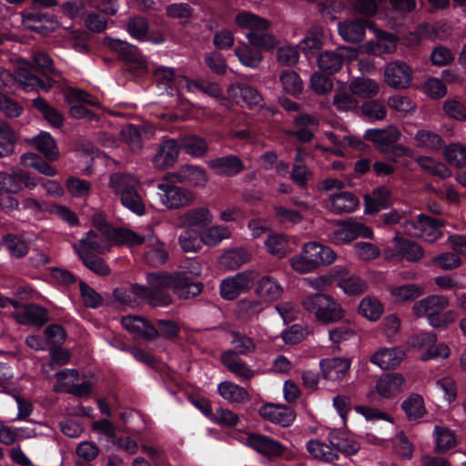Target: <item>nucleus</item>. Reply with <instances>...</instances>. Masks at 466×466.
Masks as SVG:
<instances>
[{
	"label": "nucleus",
	"instance_id": "f257e3e1",
	"mask_svg": "<svg viewBox=\"0 0 466 466\" xmlns=\"http://www.w3.org/2000/svg\"><path fill=\"white\" fill-rule=\"evenodd\" d=\"M202 272L198 261L191 260L174 274L167 272H152L147 274V285L135 286L134 291L147 298L154 307L167 306L171 302V295L167 290L171 288L174 294L181 299H188L199 295L203 289L201 282L196 279Z\"/></svg>",
	"mask_w": 466,
	"mask_h": 466
},
{
	"label": "nucleus",
	"instance_id": "f03ea898",
	"mask_svg": "<svg viewBox=\"0 0 466 466\" xmlns=\"http://www.w3.org/2000/svg\"><path fill=\"white\" fill-rule=\"evenodd\" d=\"M140 179L128 172H115L109 176L108 188L116 195L121 204L137 216L146 213V206L142 196L137 191Z\"/></svg>",
	"mask_w": 466,
	"mask_h": 466
},
{
	"label": "nucleus",
	"instance_id": "7ed1b4c3",
	"mask_svg": "<svg viewBox=\"0 0 466 466\" xmlns=\"http://www.w3.org/2000/svg\"><path fill=\"white\" fill-rule=\"evenodd\" d=\"M448 306L447 297L431 295L416 301L411 309L417 318H426L431 327L446 329L456 319L454 311H444Z\"/></svg>",
	"mask_w": 466,
	"mask_h": 466
},
{
	"label": "nucleus",
	"instance_id": "20e7f679",
	"mask_svg": "<svg viewBox=\"0 0 466 466\" xmlns=\"http://www.w3.org/2000/svg\"><path fill=\"white\" fill-rule=\"evenodd\" d=\"M234 22L238 28L248 31L246 38L251 46L270 50L278 45L277 38L268 32L270 23L267 19L241 11L236 15Z\"/></svg>",
	"mask_w": 466,
	"mask_h": 466
},
{
	"label": "nucleus",
	"instance_id": "39448f33",
	"mask_svg": "<svg viewBox=\"0 0 466 466\" xmlns=\"http://www.w3.org/2000/svg\"><path fill=\"white\" fill-rule=\"evenodd\" d=\"M335 259L336 254L329 247L310 241L303 245L300 254L291 258L289 263L293 270L303 274L330 265Z\"/></svg>",
	"mask_w": 466,
	"mask_h": 466
},
{
	"label": "nucleus",
	"instance_id": "423d86ee",
	"mask_svg": "<svg viewBox=\"0 0 466 466\" xmlns=\"http://www.w3.org/2000/svg\"><path fill=\"white\" fill-rule=\"evenodd\" d=\"M303 309L314 314L322 323H333L340 320L344 316L341 306L329 295L316 293L306 296L301 300Z\"/></svg>",
	"mask_w": 466,
	"mask_h": 466
},
{
	"label": "nucleus",
	"instance_id": "0eeeda50",
	"mask_svg": "<svg viewBox=\"0 0 466 466\" xmlns=\"http://www.w3.org/2000/svg\"><path fill=\"white\" fill-rule=\"evenodd\" d=\"M15 80L26 91L38 88L47 91L51 87L50 84L46 85L38 78L34 72L32 65L28 61L23 60L19 62L14 76L7 70L0 67V96L3 95L2 92Z\"/></svg>",
	"mask_w": 466,
	"mask_h": 466
},
{
	"label": "nucleus",
	"instance_id": "6e6552de",
	"mask_svg": "<svg viewBox=\"0 0 466 466\" xmlns=\"http://www.w3.org/2000/svg\"><path fill=\"white\" fill-rule=\"evenodd\" d=\"M66 98L70 104L72 116H100L112 114L114 116H123L119 112L112 113L99 106V102L94 99L85 91L78 88H70L66 92Z\"/></svg>",
	"mask_w": 466,
	"mask_h": 466
},
{
	"label": "nucleus",
	"instance_id": "1a4fd4ad",
	"mask_svg": "<svg viewBox=\"0 0 466 466\" xmlns=\"http://www.w3.org/2000/svg\"><path fill=\"white\" fill-rule=\"evenodd\" d=\"M157 197L160 203L167 209H179L190 206L195 195L189 189L177 187L166 180L157 184Z\"/></svg>",
	"mask_w": 466,
	"mask_h": 466
},
{
	"label": "nucleus",
	"instance_id": "9d476101",
	"mask_svg": "<svg viewBox=\"0 0 466 466\" xmlns=\"http://www.w3.org/2000/svg\"><path fill=\"white\" fill-rule=\"evenodd\" d=\"M93 225L102 233L103 237L116 245L129 247L140 245L144 240L141 235L127 228L110 227L102 213L92 216Z\"/></svg>",
	"mask_w": 466,
	"mask_h": 466
},
{
	"label": "nucleus",
	"instance_id": "9b49d317",
	"mask_svg": "<svg viewBox=\"0 0 466 466\" xmlns=\"http://www.w3.org/2000/svg\"><path fill=\"white\" fill-rule=\"evenodd\" d=\"M392 245L384 248L383 255L386 259L401 261L407 259L416 262L422 258L424 251L418 244L403 238L399 233L392 239Z\"/></svg>",
	"mask_w": 466,
	"mask_h": 466
},
{
	"label": "nucleus",
	"instance_id": "f8f14e48",
	"mask_svg": "<svg viewBox=\"0 0 466 466\" xmlns=\"http://www.w3.org/2000/svg\"><path fill=\"white\" fill-rule=\"evenodd\" d=\"M372 238V229L365 224L354 220L342 221L329 235L330 242L339 245L349 243L357 238Z\"/></svg>",
	"mask_w": 466,
	"mask_h": 466
},
{
	"label": "nucleus",
	"instance_id": "ddd939ff",
	"mask_svg": "<svg viewBox=\"0 0 466 466\" xmlns=\"http://www.w3.org/2000/svg\"><path fill=\"white\" fill-rule=\"evenodd\" d=\"M238 441L267 457L280 456L285 451V447L280 442L259 433H248L238 438Z\"/></svg>",
	"mask_w": 466,
	"mask_h": 466
},
{
	"label": "nucleus",
	"instance_id": "4468645a",
	"mask_svg": "<svg viewBox=\"0 0 466 466\" xmlns=\"http://www.w3.org/2000/svg\"><path fill=\"white\" fill-rule=\"evenodd\" d=\"M213 216L209 208L198 207L187 209L177 215V228L183 229L196 230L210 225Z\"/></svg>",
	"mask_w": 466,
	"mask_h": 466
},
{
	"label": "nucleus",
	"instance_id": "2eb2a0df",
	"mask_svg": "<svg viewBox=\"0 0 466 466\" xmlns=\"http://www.w3.org/2000/svg\"><path fill=\"white\" fill-rule=\"evenodd\" d=\"M384 80L393 88H407L412 81V71L405 62H391L385 66Z\"/></svg>",
	"mask_w": 466,
	"mask_h": 466
},
{
	"label": "nucleus",
	"instance_id": "dca6fc26",
	"mask_svg": "<svg viewBox=\"0 0 466 466\" xmlns=\"http://www.w3.org/2000/svg\"><path fill=\"white\" fill-rule=\"evenodd\" d=\"M253 273L243 271L221 281L220 294L225 299H234L246 290L253 280Z\"/></svg>",
	"mask_w": 466,
	"mask_h": 466
},
{
	"label": "nucleus",
	"instance_id": "f3484780",
	"mask_svg": "<svg viewBox=\"0 0 466 466\" xmlns=\"http://www.w3.org/2000/svg\"><path fill=\"white\" fill-rule=\"evenodd\" d=\"M405 357L406 352L400 347H382L371 355L370 361L381 370H390L398 367Z\"/></svg>",
	"mask_w": 466,
	"mask_h": 466
},
{
	"label": "nucleus",
	"instance_id": "a211bd4d",
	"mask_svg": "<svg viewBox=\"0 0 466 466\" xmlns=\"http://www.w3.org/2000/svg\"><path fill=\"white\" fill-rule=\"evenodd\" d=\"M154 75L159 89H162L167 95L172 96L174 90L177 92L186 90L182 79L188 78L182 75H177L171 67L159 66L155 69Z\"/></svg>",
	"mask_w": 466,
	"mask_h": 466
},
{
	"label": "nucleus",
	"instance_id": "6ab92c4d",
	"mask_svg": "<svg viewBox=\"0 0 466 466\" xmlns=\"http://www.w3.org/2000/svg\"><path fill=\"white\" fill-rule=\"evenodd\" d=\"M406 387V380L400 373H388L380 377L376 382V392L380 397L391 399L400 394Z\"/></svg>",
	"mask_w": 466,
	"mask_h": 466
},
{
	"label": "nucleus",
	"instance_id": "aec40b11",
	"mask_svg": "<svg viewBox=\"0 0 466 466\" xmlns=\"http://www.w3.org/2000/svg\"><path fill=\"white\" fill-rule=\"evenodd\" d=\"M375 34L377 37L376 41L367 42L360 46L362 53L380 56L392 53L396 50L398 38L394 35L381 30H376Z\"/></svg>",
	"mask_w": 466,
	"mask_h": 466
},
{
	"label": "nucleus",
	"instance_id": "412c9836",
	"mask_svg": "<svg viewBox=\"0 0 466 466\" xmlns=\"http://www.w3.org/2000/svg\"><path fill=\"white\" fill-rule=\"evenodd\" d=\"M364 137L366 139L372 141L379 150L388 152L391 146L400 139V133L396 127H388L386 128L368 129Z\"/></svg>",
	"mask_w": 466,
	"mask_h": 466
},
{
	"label": "nucleus",
	"instance_id": "4be33fe9",
	"mask_svg": "<svg viewBox=\"0 0 466 466\" xmlns=\"http://www.w3.org/2000/svg\"><path fill=\"white\" fill-rule=\"evenodd\" d=\"M106 45L112 50L117 52L126 61L136 63L140 70L147 68L146 59L139 54L137 46L120 39L106 38Z\"/></svg>",
	"mask_w": 466,
	"mask_h": 466
},
{
	"label": "nucleus",
	"instance_id": "5701e85b",
	"mask_svg": "<svg viewBox=\"0 0 466 466\" xmlns=\"http://www.w3.org/2000/svg\"><path fill=\"white\" fill-rule=\"evenodd\" d=\"M259 414L265 420L283 427L289 426L295 420L294 411L287 406L280 404H265L260 407Z\"/></svg>",
	"mask_w": 466,
	"mask_h": 466
},
{
	"label": "nucleus",
	"instance_id": "b1692460",
	"mask_svg": "<svg viewBox=\"0 0 466 466\" xmlns=\"http://www.w3.org/2000/svg\"><path fill=\"white\" fill-rule=\"evenodd\" d=\"M319 366L325 380L339 381L348 375L350 361L345 358L325 359L320 360Z\"/></svg>",
	"mask_w": 466,
	"mask_h": 466
},
{
	"label": "nucleus",
	"instance_id": "393cba45",
	"mask_svg": "<svg viewBox=\"0 0 466 466\" xmlns=\"http://www.w3.org/2000/svg\"><path fill=\"white\" fill-rule=\"evenodd\" d=\"M254 292L262 301L269 303L280 299L284 289L275 278L263 276L255 284Z\"/></svg>",
	"mask_w": 466,
	"mask_h": 466
},
{
	"label": "nucleus",
	"instance_id": "a878e982",
	"mask_svg": "<svg viewBox=\"0 0 466 466\" xmlns=\"http://www.w3.org/2000/svg\"><path fill=\"white\" fill-rule=\"evenodd\" d=\"M228 96L237 103H244L250 108L262 106V96L250 86L244 84H232L228 88Z\"/></svg>",
	"mask_w": 466,
	"mask_h": 466
},
{
	"label": "nucleus",
	"instance_id": "bb28decb",
	"mask_svg": "<svg viewBox=\"0 0 466 466\" xmlns=\"http://www.w3.org/2000/svg\"><path fill=\"white\" fill-rule=\"evenodd\" d=\"M329 441L337 451L346 456L356 454L360 445L359 441L349 432L341 430H332L329 433Z\"/></svg>",
	"mask_w": 466,
	"mask_h": 466
},
{
	"label": "nucleus",
	"instance_id": "cd10ccee",
	"mask_svg": "<svg viewBox=\"0 0 466 466\" xmlns=\"http://www.w3.org/2000/svg\"><path fill=\"white\" fill-rule=\"evenodd\" d=\"M261 50L265 48L251 46L249 42L240 41L234 49V54L239 63L249 68H258L263 60Z\"/></svg>",
	"mask_w": 466,
	"mask_h": 466
},
{
	"label": "nucleus",
	"instance_id": "c85d7f7f",
	"mask_svg": "<svg viewBox=\"0 0 466 466\" xmlns=\"http://www.w3.org/2000/svg\"><path fill=\"white\" fill-rule=\"evenodd\" d=\"M112 245H115L107 238H100L93 230H89L86 236L79 241L73 245L75 252L78 255V248L83 249L85 253H97L104 254L110 250Z\"/></svg>",
	"mask_w": 466,
	"mask_h": 466
},
{
	"label": "nucleus",
	"instance_id": "c756f323",
	"mask_svg": "<svg viewBox=\"0 0 466 466\" xmlns=\"http://www.w3.org/2000/svg\"><path fill=\"white\" fill-rule=\"evenodd\" d=\"M121 323L127 331L137 338L149 340L157 337V329L143 318L127 316L122 318Z\"/></svg>",
	"mask_w": 466,
	"mask_h": 466
},
{
	"label": "nucleus",
	"instance_id": "7c9ffc66",
	"mask_svg": "<svg viewBox=\"0 0 466 466\" xmlns=\"http://www.w3.org/2000/svg\"><path fill=\"white\" fill-rule=\"evenodd\" d=\"M15 319L26 326H43L47 322V311L35 304L24 307L13 314Z\"/></svg>",
	"mask_w": 466,
	"mask_h": 466
},
{
	"label": "nucleus",
	"instance_id": "2f4dec72",
	"mask_svg": "<svg viewBox=\"0 0 466 466\" xmlns=\"http://www.w3.org/2000/svg\"><path fill=\"white\" fill-rule=\"evenodd\" d=\"M179 183H187L195 187H204L208 183L206 171L193 165H184L172 174Z\"/></svg>",
	"mask_w": 466,
	"mask_h": 466
},
{
	"label": "nucleus",
	"instance_id": "473e14b6",
	"mask_svg": "<svg viewBox=\"0 0 466 466\" xmlns=\"http://www.w3.org/2000/svg\"><path fill=\"white\" fill-rule=\"evenodd\" d=\"M370 25L367 20L356 19L338 24L339 35L349 43H359L365 37L366 27Z\"/></svg>",
	"mask_w": 466,
	"mask_h": 466
},
{
	"label": "nucleus",
	"instance_id": "72a5a7b5",
	"mask_svg": "<svg viewBox=\"0 0 466 466\" xmlns=\"http://www.w3.org/2000/svg\"><path fill=\"white\" fill-rule=\"evenodd\" d=\"M365 212L369 214L378 213L392 204L391 192L385 187H379L370 194L364 196Z\"/></svg>",
	"mask_w": 466,
	"mask_h": 466
},
{
	"label": "nucleus",
	"instance_id": "f704fd0d",
	"mask_svg": "<svg viewBox=\"0 0 466 466\" xmlns=\"http://www.w3.org/2000/svg\"><path fill=\"white\" fill-rule=\"evenodd\" d=\"M390 300L396 304L410 302L420 297L424 290L414 283L391 285L389 287Z\"/></svg>",
	"mask_w": 466,
	"mask_h": 466
},
{
	"label": "nucleus",
	"instance_id": "c9c22d12",
	"mask_svg": "<svg viewBox=\"0 0 466 466\" xmlns=\"http://www.w3.org/2000/svg\"><path fill=\"white\" fill-rule=\"evenodd\" d=\"M178 157V147L174 140L164 141L154 157L153 165L156 168L164 170L171 167Z\"/></svg>",
	"mask_w": 466,
	"mask_h": 466
},
{
	"label": "nucleus",
	"instance_id": "e433bc0d",
	"mask_svg": "<svg viewBox=\"0 0 466 466\" xmlns=\"http://www.w3.org/2000/svg\"><path fill=\"white\" fill-rule=\"evenodd\" d=\"M347 52L348 48L339 47L335 51L321 53L318 58L319 67L329 74L338 72L342 66Z\"/></svg>",
	"mask_w": 466,
	"mask_h": 466
},
{
	"label": "nucleus",
	"instance_id": "4c0bfd02",
	"mask_svg": "<svg viewBox=\"0 0 466 466\" xmlns=\"http://www.w3.org/2000/svg\"><path fill=\"white\" fill-rule=\"evenodd\" d=\"M24 23L31 29L46 35L58 26V22L50 15L26 13L23 15Z\"/></svg>",
	"mask_w": 466,
	"mask_h": 466
},
{
	"label": "nucleus",
	"instance_id": "58836bf2",
	"mask_svg": "<svg viewBox=\"0 0 466 466\" xmlns=\"http://www.w3.org/2000/svg\"><path fill=\"white\" fill-rule=\"evenodd\" d=\"M144 240L140 243L146 242L148 247V250L145 254V261L153 267L161 266L167 260V252L163 243L154 236H150L147 239L141 236Z\"/></svg>",
	"mask_w": 466,
	"mask_h": 466
},
{
	"label": "nucleus",
	"instance_id": "ea45409f",
	"mask_svg": "<svg viewBox=\"0 0 466 466\" xmlns=\"http://www.w3.org/2000/svg\"><path fill=\"white\" fill-rule=\"evenodd\" d=\"M208 166L217 174L231 177L243 169L241 160L235 156H227L209 160Z\"/></svg>",
	"mask_w": 466,
	"mask_h": 466
},
{
	"label": "nucleus",
	"instance_id": "a19ab883",
	"mask_svg": "<svg viewBox=\"0 0 466 466\" xmlns=\"http://www.w3.org/2000/svg\"><path fill=\"white\" fill-rule=\"evenodd\" d=\"M359 205L356 197L348 191L340 190L329 196V208L335 213L353 212Z\"/></svg>",
	"mask_w": 466,
	"mask_h": 466
},
{
	"label": "nucleus",
	"instance_id": "79ce46f5",
	"mask_svg": "<svg viewBox=\"0 0 466 466\" xmlns=\"http://www.w3.org/2000/svg\"><path fill=\"white\" fill-rule=\"evenodd\" d=\"M152 128L141 130L135 125H127L121 130V137L127 143L133 151H139L142 148L143 138H150L153 137Z\"/></svg>",
	"mask_w": 466,
	"mask_h": 466
},
{
	"label": "nucleus",
	"instance_id": "37998d69",
	"mask_svg": "<svg viewBox=\"0 0 466 466\" xmlns=\"http://www.w3.org/2000/svg\"><path fill=\"white\" fill-rule=\"evenodd\" d=\"M221 360L232 373L238 377L248 380L255 374L247 363L240 360L232 350L224 352L221 356Z\"/></svg>",
	"mask_w": 466,
	"mask_h": 466
},
{
	"label": "nucleus",
	"instance_id": "c03bdc74",
	"mask_svg": "<svg viewBox=\"0 0 466 466\" xmlns=\"http://www.w3.org/2000/svg\"><path fill=\"white\" fill-rule=\"evenodd\" d=\"M38 151L50 161L56 160L59 151L56 140L47 132H41L31 140Z\"/></svg>",
	"mask_w": 466,
	"mask_h": 466
},
{
	"label": "nucleus",
	"instance_id": "a18cd8bd",
	"mask_svg": "<svg viewBox=\"0 0 466 466\" xmlns=\"http://www.w3.org/2000/svg\"><path fill=\"white\" fill-rule=\"evenodd\" d=\"M308 452L315 459L333 462L339 459L338 453L332 447L318 439H312L306 445Z\"/></svg>",
	"mask_w": 466,
	"mask_h": 466
},
{
	"label": "nucleus",
	"instance_id": "49530a36",
	"mask_svg": "<svg viewBox=\"0 0 466 466\" xmlns=\"http://www.w3.org/2000/svg\"><path fill=\"white\" fill-rule=\"evenodd\" d=\"M415 161L422 170L430 175L440 178H447L451 176V170L444 163L431 157L420 156L415 158Z\"/></svg>",
	"mask_w": 466,
	"mask_h": 466
},
{
	"label": "nucleus",
	"instance_id": "de8ad7c7",
	"mask_svg": "<svg viewBox=\"0 0 466 466\" xmlns=\"http://www.w3.org/2000/svg\"><path fill=\"white\" fill-rule=\"evenodd\" d=\"M218 391L219 395L230 403H240L248 400V391L230 381H223L218 384Z\"/></svg>",
	"mask_w": 466,
	"mask_h": 466
},
{
	"label": "nucleus",
	"instance_id": "09e8293b",
	"mask_svg": "<svg viewBox=\"0 0 466 466\" xmlns=\"http://www.w3.org/2000/svg\"><path fill=\"white\" fill-rule=\"evenodd\" d=\"M201 235L204 245L215 247L224 239H228L231 237V231L227 226L213 225L202 230Z\"/></svg>",
	"mask_w": 466,
	"mask_h": 466
},
{
	"label": "nucleus",
	"instance_id": "8fccbe9b",
	"mask_svg": "<svg viewBox=\"0 0 466 466\" xmlns=\"http://www.w3.org/2000/svg\"><path fill=\"white\" fill-rule=\"evenodd\" d=\"M349 271L346 268V273L335 279L338 281V286L348 295H359L364 292L367 289L365 280L358 276H348Z\"/></svg>",
	"mask_w": 466,
	"mask_h": 466
},
{
	"label": "nucleus",
	"instance_id": "3c124183",
	"mask_svg": "<svg viewBox=\"0 0 466 466\" xmlns=\"http://www.w3.org/2000/svg\"><path fill=\"white\" fill-rule=\"evenodd\" d=\"M250 258V254L243 248H237L226 251L219 259L221 266L236 269L244 263L248 262Z\"/></svg>",
	"mask_w": 466,
	"mask_h": 466
},
{
	"label": "nucleus",
	"instance_id": "603ef678",
	"mask_svg": "<svg viewBox=\"0 0 466 466\" xmlns=\"http://www.w3.org/2000/svg\"><path fill=\"white\" fill-rule=\"evenodd\" d=\"M177 241L183 252H198L204 245L201 232L197 230L184 229Z\"/></svg>",
	"mask_w": 466,
	"mask_h": 466
},
{
	"label": "nucleus",
	"instance_id": "864d4df0",
	"mask_svg": "<svg viewBox=\"0 0 466 466\" xmlns=\"http://www.w3.org/2000/svg\"><path fill=\"white\" fill-rule=\"evenodd\" d=\"M383 312L380 301L373 297L363 298L359 305V313L369 320H378Z\"/></svg>",
	"mask_w": 466,
	"mask_h": 466
},
{
	"label": "nucleus",
	"instance_id": "5fc2aeb1",
	"mask_svg": "<svg viewBox=\"0 0 466 466\" xmlns=\"http://www.w3.org/2000/svg\"><path fill=\"white\" fill-rule=\"evenodd\" d=\"M182 81L185 84L186 90L188 92H202L212 97H219L221 94V88L216 82L190 79H182Z\"/></svg>",
	"mask_w": 466,
	"mask_h": 466
},
{
	"label": "nucleus",
	"instance_id": "6e6d98bb",
	"mask_svg": "<svg viewBox=\"0 0 466 466\" xmlns=\"http://www.w3.org/2000/svg\"><path fill=\"white\" fill-rule=\"evenodd\" d=\"M265 247L269 254L283 258L289 252L287 237L283 234H270L265 240Z\"/></svg>",
	"mask_w": 466,
	"mask_h": 466
},
{
	"label": "nucleus",
	"instance_id": "4d7b16f0",
	"mask_svg": "<svg viewBox=\"0 0 466 466\" xmlns=\"http://www.w3.org/2000/svg\"><path fill=\"white\" fill-rule=\"evenodd\" d=\"M434 440L436 450L439 452H445L454 448L457 444V440L452 431L445 427L435 426Z\"/></svg>",
	"mask_w": 466,
	"mask_h": 466
},
{
	"label": "nucleus",
	"instance_id": "13d9d810",
	"mask_svg": "<svg viewBox=\"0 0 466 466\" xmlns=\"http://www.w3.org/2000/svg\"><path fill=\"white\" fill-rule=\"evenodd\" d=\"M349 88L353 95L363 97L375 96L379 92V85L376 81L363 77L353 79Z\"/></svg>",
	"mask_w": 466,
	"mask_h": 466
},
{
	"label": "nucleus",
	"instance_id": "bf43d9fd",
	"mask_svg": "<svg viewBox=\"0 0 466 466\" xmlns=\"http://www.w3.org/2000/svg\"><path fill=\"white\" fill-rule=\"evenodd\" d=\"M346 273V268L342 266H336L332 268L329 274L318 276L315 278H306L304 282L306 285L316 290L325 289L336 278L340 277Z\"/></svg>",
	"mask_w": 466,
	"mask_h": 466
},
{
	"label": "nucleus",
	"instance_id": "052dcab7",
	"mask_svg": "<svg viewBox=\"0 0 466 466\" xmlns=\"http://www.w3.org/2000/svg\"><path fill=\"white\" fill-rule=\"evenodd\" d=\"M2 242L9 254L14 258H23L29 251L27 242L16 235L8 234L3 238Z\"/></svg>",
	"mask_w": 466,
	"mask_h": 466
},
{
	"label": "nucleus",
	"instance_id": "680f3d73",
	"mask_svg": "<svg viewBox=\"0 0 466 466\" xmlns=\"http://www.w3.org/2000/svg\"><path fill=\"white\" fill-rule=\"evenodd\" d=\"M16 142L15 132L6 123H0V157L13 154Z\"/></svg>",
	"mask_w": 466,
	"mask_h": 466
},
{
	"label": "nucleus",
	"instance_id": "e2e57ef3",
	"mask_svg": "<svg viewBox=\"0 0 466 466\" xmlns=\"http://www.w3.org/2000/svg\"><path fill=\"white\" fill-rule=\"evenodd\" d=\"M401 407L410 420L420 419L426 413L424 400L418 394H413L406 399Z\"/></svg>",
	"mask_w": 466,
	"mask_h": 466
},
{
	"label": "nucleus",
	"instance_id": "0e129e2a",
	"mask_svg": "<svg viewBox=\"0 0 466 466\" xmlns=\"http://www.w3.org/2000/svg\"><path fill=\"white\" fill-rule=\"evenodd\" d=\"M415 142L417 147L426 148L432 151L440 150L442 147L441 137L430 130H419L415 135Z\"/></svg>",
	"mask_w": 466,
	"mask_h": 466
},
{
	"label": "nucleus",
	"instance_id": "69168bd1",
	"mask_svg": "<svg viewBox=\"0 0 466 466\" xmlns=\"http://www.w3.org/2000/svg\"><path fill=\"white\" fill-rule=\"evenodd\" d=\"M77 256L84 265L96 274L106 276L109 273V267L96 254L85 253L83 249L78 248Z\"/></svg>",
	"mask_w": 466,
	"mask_h": 466
},
{
	"label": "nucleus",
	"instance_id": "338daca9",
	"mask_svg": "<svg viewBox=\"0 0 466 466\" xmlns=\"http://www.w3.org/2000/svg\"><path fill=\"white\" fill-rule=\"evenodd\" d=\"M182 149L193 157H201L208 151L207 142L198 136H188L182 140Z\"/></svg>",
	"mask_w": 466,
	"mask_h": 466
},
{
	"label": "nucleus",
	"instance_id": "774afa93",
	"mask_svg": "<svg viewBox=\"0 0 466 466\" xmlns=\"http://www.w3.org/2000/svg\"><path fill=\"white\" fill-rule=\"evenodd\" d=\"M444 157L454 167L466 166V147L461 144H451L445 147Z\"/></svg>",
	"mask_w": 466,
	"mask_h": 466
}]
</instances>
